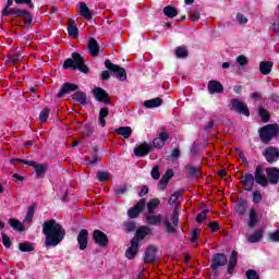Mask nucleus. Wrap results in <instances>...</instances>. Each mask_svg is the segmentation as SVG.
Masks as SVG:
<instances>
[{"instance_id":"f257e3e1","label":"nucleus","mask_w":279,"mask_h":279,"mask_svg":"<svg viewBox=\"0 0 279 279\" xmlns=\"http://www.w3.org/2000/svg\"><path fill=\"white\" fill-rule=\"evenodd\" d=\"M43 233L46 236V247H57V245H60L64 241V236H66L64 227L54 219L48 220L43 225Z\"/></svg>"},{"instance_id":"13d9d810","label":"nucleus","mask_w":279,"mask_h":279,"mask_svg":"<svg viewBox=\"0 0 279 279\" xmlns=\"http://www.w3.org/2000/svg\"><path fill=\"white\" fill-rule=\"evenodd\" d=\"M246 278L247 279H258V272L255 270H247Z\"/></svg>"},{"instance_id":"338daca9","label":"nucleus","mask_w":279,"mask_h":279,"mask_svg":"<svg viewBox=\"0 0 279 279\" xmlns=\"http://www.w3.org/2000/svg\"><path fill=\"white\" fill-rule=\"evenodd\" d=\"M274 32H279V22H275L271 27H270Z\"/></svg>"},{"instance_id":"f3484780","label":"nucleus","mask_w":279,"mask_h":279,"mask_svg":"<svg viewBox=\"0 0 279 279\" xmlns=\"http://www.w3.org/2000/svg\"><path fill=\"white\" fill-rule=\"evenodd\" d=\"M266 173L270 184H278L279 181V170L278 168H267Z\"/></svg>"},{"instance_id":"864d4df0","label":"nucleus","mask_w":279,"mask_h":279,"mask_svg":"<svg viewBox=\"0 0 279 279\" xmlns=\"http://www.w3.org/2000/svg\"><path fill=\"white\" fill-rule=\"evenodd\" d=\"M97 178L99 182H106L110 178V174L108 172H97Z\"/></svg>"},{"instance_id":"6e6552de","label":"nucleus","mask_w":279,"mask_h":279,"mask_svg":"<svg viewBox=\"0 0 279 279\" xmlns=\"http://www.w3.org/2000/svg\"><path fill=\"white\" fill-rule=\"evenodd\" d=\"M94 241L99 245V247H106L108 245V235L102 231L95 230L94 231Z\"/></svg>"},{"instance_id":"ddd939ff","label":"nucleus","mask_w":279,"mask_h":279,"mask_svg":"<svg viewBox=\"0 0 279 279\" xmlns=\"http://www.w3.org/2000/svg\"><path fill=\"white\" fill-rule=\"evenodd\" d=\"M264 156H265L267 162H276V160H278V158H279L278 148L268 147L265 150Z\"/></svg>"},{"instance_id":"4468645a","label":"nucleus","mask_w":279,"mask_h":279,"mask_svg":"<svg viewBox=\"0 0 279 279\" xmlns=\"http://www.w3.org/2000/svg\"><path fill=\"white\" fill-rule=\"evenodd\" d=\"M149 151H151V144H147V143H143L137 147H135L134 149L135 156H138V157L147 156Z\"/></svg>"},{"instance_id":"20e7f679","label":"nucleus","mask_w":279,"mask_h":279,"mask_svg":"<svg viewBox=\"0 0 279 279\" xmlns=\"http://www.w3.org/2000/svg\"><path fill=\"white\" fill-rule=\"evenodd\" d=\"M180 202H182V194H180V192L172 194L168 201V204H174V210L171 218V221L174 226H178L180 221V219L178 218V216L180 215Z\"/></svg>"},{"instance_id":"7ed1b4c3","label":"nucleus","mask_w":279,"mask_h":279,"mask_svg":"<svg viewBox=\"0 0 279 279\" xmlns=\"http://www.w3.org/2000/svg\"><path fill=\"white\" fill-rule=\"evenodd\" d=\"M278 124H268L259 130V136L263 143H269V141H271V138H275V136H278Z\"/></svg>"},{"instance_id":"3c124183","label":"nucleus","mask_w":279,"mask_h":279,"mask_svg":"<svg viewBox=\"0 0 279 279\" xmlns=\"http://www.w3.org/2000/svg\"><path fill=\"white\" fill-rule=\"evenodd\" d=\"M100 160L101 158H99V156H94L93 158L87 160V165L88 167H95V165H99Z\"/></svg>"},{"instance_id":"79ce46f5","label":"nucleus","mask_w":279,"mask_h":279,"mask_svg":"<svg viewBox=\"0 0 279 279\" xmlns=\"http://www.w3.org/2000/svg\"><path fill=\"white\" fill-rule=\"evenodd\" d=\"M19 250L21 252H34V245H32L31 243H20Z\"/></svg>"},{"instance_id":"0eeeda50","label":"nucleus","mask_w":279,"mask_h":279,"mask_svg":"<svg viewBox=\"0 0 279 279\" xmlns=\"http://www.w3.org/2000/svg\"><path fill=\"white\" fill-rule=\"evenodd\" d=\"M255 182L260 186H267V184H269V181H267V177L265 175V171L262 166L256 167Z\"/></svg>"},{"instance_id":"8fccbe9b","label":"nucleus","mask_w":279,"mask_h":279,"mask_svg":"<svg viewBox=\"0 0 279 279\" xmlns=\"http://www.w3.org/2000/svg\"><path fill=\"white\" fill-rule=\"evenodd\" d=\"M11 162H23V165H27L28 167H36V162L35 161H29V160H25V159H12Z\"/></svg>"},{"instance_id":"a19ab883","label":"nucleus","mask_w":279,"mask_h":279,"mask_svg":"<svg viewBox=\"0 0 279 279\" xmlns=\"http://www.w3.org/2000/svg\"><path fill=\"white\" fill-rule=\"evenodd\" d=\"M177 58H186L189 56V52L186 51V48L184 47H178L174 51Z\"/></svg>"},{"instance_id":"2eb2a0df","label":"nucleus","mask_w":279,"mask_h":279,"mask_svg":"<svg viewBox=\"0 0 279 279\" xmlns=\"http://www.w3.org/2000/svg\"><path fill=\"white\" fill-rule=\"evenodd\" d=\"M93 94L97 101H101L102 104H108V93L104 90L101 87H95Z\"/></svg>"},{"instance_id":"de8ad7c7","label":"nucleus","mask_w":279,"mask_h":279,"mask_svg":"<svg viewBox=\"0 0 279 279\" xmlns=\"http://www.w3.org/2000/svg\"><path fill=\"white\" fill-rule=\"evenodd\" d=\"M259 116L262 117V121H264L265 123L269 121V112L264 108H259Z\"/></svg>"},{"instance_id":"bf43d9fd","label":"nucleus","mask_w":279,"mask_h":279,"mask_svg":"<svg viewBox=\"0 0 279 279\" xmlns=\"http://www.w3.org/2000/svg\"><path fill=\"white\" fill-rule=\"evenodd\" d=\"M2 243L4 247H10L12 245L10 238L5 233H2Z\"/></svg>"},{"instance_id":"7c9ffc66","label":"nucleus","mask_w":279,"mask_h":279,"mask_svg":"<svg viewBox=\"0 0 279 279\" xmlns=\"http://www.w3.org/2000/svg\"><path fill=\"white\" fill-rule=\"evenodd\" d=\"M236 256H239V254L235 251H233L231 253V257L229 260L228 274H234V267H236V263H238Z\"/></svg>"},{"instance_id":"c85d7f7f","label":"nucleus","mask_w":279,"mask_h":279,"mask_svg":"<svg viewBox=\"0 0 279 279\" xmlns=\"http://www.w3.org/2000/svg\"><path fill=\"white\" fill-rule=\"evenodd\" d=\"M158 206H160V199L153 198V199L148 201V203H147L148 215H154V213L156 211V208H158Z\"/></svg>"},{"instance_id":"0e129e2a","label":"nucleus","mask_w":279,"mask_h":279,"mask_svg":"<svg viewBox=\"0 0 279 279\" xmlns=\"http://www.w3.org/2000/svg\"><path fill=\"white\" fill-rule=\"evenodd\" d=\"M209 227L211 228L213 232H217L219 230V223L217 221L210 222Z\"/></svg>"},{"instance_id":"6ab92c4d","label":"nucleus","mask_w":279,"mask_h":279,"mask_svg":"<svg viewBox=\"0 0 279 279\" xmlns=\"http://www.w3.org/2000/svg\"><path fill=\"white\" fill-rule=\"evenodd\" d=\"M228 263V258L223 254H216L214 256V263L211 265L213 269H218L219 267H223Z\"/></svg>"},{"instance_id":"2f4dec72","label":"nucleus","mask_w":279,"mask_h":279,"mask_svg":"<svg viewBox=\"0 0 279 279\" xmlns=\"http://www.w3.org/2000/svg\"><path fill=\"white\" fill-rule=\"evenodd\" d=\"M145 108H160L162 106V99L160 98H153L149 100L144 101Z\"/></svg>"},{"instance_id":"a878e982","label":"nucleus","mask_w":279,"mask_h":279,"mask_svg":"<svg viewBox=\"0 0 279 279\" xmlns=\"http://www.w3.org/2000/svg\"><path fill=\"white\" fill-rule=\"evenodd\" d=\"M73 90H77V85L73 83H65L63 87L60 89L58 97H64L66 93H71Z\"/></svg>"},{"instance_id":"a211bd4d","label":"nucleus","mask_w":279,"mask_h":279,"mask_svg":"<svg viewBox=\"0 0 279 279\" xmlns=\"http://www.w3.org/2000/svg\"><path fill=\"white\" fill-rule=\"evenodd\" d=\"M208 92L210 95L223 93V85H221L218 81H209Z\"/></svg>"},{"instance_id":"dca6fc26","label":"nucleus","mask_w":279,"mask_h":279,"mask_svg":"<svg viewBox=\"0 0 279 279\" xmlns=\"http://www.w3.org/2000/svg\"><path fill=\"white\" fill-rule=\"evenodd\" d=\"M260 221L258 218V211L256 208H251L248 211V228H256V225Z\"/></svg>"},{"instance_id":"4c0bfd02","label":"nucleus","mask_w":279,"mask_h":279,"mask_svg":"<svg viewBox=\"0 0 279 279\" xmlns=\"http://www.w3.org/2000/svg\"><path fill=\"white\" fill-rule=\"evenodd\" d=\"M72 99L78 104H86V94L84 92H76L73 94Z\"/></svg>"},{"instance_id":"58836bf2","label":"nucleus","mask_w":279,"mask_h":279,"mask_svg":"<svg viewBox=\"0 0 279 279\" xmlns=\"http://www.w3.org/2000/svg\"><path fill=\"white\" fill-rule=\"evenodd\" d=\"M106 117H108V108L100 109L99 113V125L106 128Z\"/></svg>"},{"instance_id":"5701e85b","label":"nucleus","mask_w":279,"mask_h":279,"mask_svg":"<svg viewBox=\"0 0 279 279\" xmlns=\"http://www.w3.org/2000/svg\"><path fill=\"white\" fill-rule=\"evenodd\" d=\"M78 12L80 15L83 16V19H86L87 21H90V19H93V13L90 12L88 5H86V2H81Z\"/></svg>"},{"instance_id":"1a4fd4ad","label":"nucleus","mask_w":279,"mask_h":279,"mask_svg":"<svg viewBox=\"0 0 279 279\" xmlns=\"http://www.w3.org/2000/svg\"><path fill=\"white\" fill-rule=\"evenodd\" d=\"M143 208H145V199H141L133 208L129 209L128 215L130 219H136L143 211Z\"/></svg>"},{"instance_id":"37998d69","label":"nucleus","mask_w":279,"mask_h":279,"mask_svg":"<svg viewBox=\"0 0 279 279\" xmlns=\"http://www.w3.org/2000/svg\"><path fill=\"white\" fill-rule=\"evenodd\" d=\"M235 21L239 23V25H246L248 22L247 16H245L243 13H236Z\"/></svg>"},{"instance_id":"052dcab7","label":"nucleus","mask_w":279,"mask_h":279,"mask_svg":"<svg viewBox=\"0 0 279 279\" xmlns=\"http://www.w3.org/2000/svg\"><path fill=\"white\" fill-rule=\"evenodd\" d=\"M207 217L206 210L202 211L201 214L197 215L196 221L197 223H202Z\"/></svg>"},{"instance_id":"4d7b16f0","label":"nucleus","mask_w":279,"mask_h":279,"mask_svg":"<svg viewBox=\"0 0 279 279\" xmlns=\"http://www.w3.org/2000/svg\"><path fill=\"white\" fill-rule=\"evenodd\" d=\"M190 19H191V21H193V22L195 23V22L199 21L201 14L198 13L197 10H194V11L191 13Z\"/></svg>"},{"instance_id":"9d476101","label":"nucleus","mask_w":279,"mask_h":279,"mask_svg":"<svg viewBox=\"0 0 279 279\" xmlns=\"http://www.w3.org/2000/svg\"><path fill=\"white\" fill-rule=\"evenodd\" d=\"M77 243L80 250L84 251L88 247V231L86 229H83L80 231L77 235Z\"/></svg>"},{"instance_id":"c756f323","label":"nucleus","mask_w":279,"mask_h":279,"mask_svg":"<svg viewBox=\"0 0 279 279\" xmlns=\"http://www.w3.org/2000/svg\"><path fill=\"white\" fill-rule=\"evenodd\" d=\"M34 169L37 178H45V173H47L48 166L47 163H36Z\"/></svg>"},{"instance_id":"412c9836","label":"nucleus","mask_w":279,"mask_h":279,"mask_svg":"<svg viewBox=\"0 0 279 279\" xmlns=\"http://www.w3.org/2000/svg\"><path fill=\"white\" fill-rule=\"evenodd\" d=\"M244 191H252L254 187V175L253 174H245L241 180Z\"/></svg>"},{"instance_id":"39448f33","label":"nucleus","mask_w":279,"mask_h":279,"mask_svg":"<svg viewBox=\"0 0 279 279\" xmlns=\"http://www.w3.org/2000/svg\"><path fill=\"white\" fill-rule=\"evenodd\" d=\"M106 69H109L111 73H113V77H117L120 82H125L128 80V72H125V69L113 64L109 60L105 61Z\"/></svg>"},{"instance_id":"603ef678","label":"nucleus","mask_w":279,"mask_h":279,"mask_svg":"<svg viewBox=\"0 0 279 279\" xmlns=\"http://www.w3.org/2000/svg\"><path fill=\"white\" fill-rule=\"evenodd\" d=\"M236 62L240 66H247V57L241 54L236 58Z\"/></svg>"},{"instance_id":"49530a36","label":"nucleus","mask_w":279,"mask_h":279,"mask_svg":"<svg viewBox=\"0 0 279 279\" xmlns=\"http://www.w3.org/2000/svg\"><path fill=\"white\" fill-rule=\"evenodd\" d=\"M49 119V108H45L39 114V121L45 123Z\"/></svg>"},{"instance_id":"423d86ee","label":"nucleus","mask_w":279,"mask_h":279,"mask_svg":"<svg viewBox=\"0 0 279 279\" xmlns=\"http://www.w3.org/2000/svg\"><path fill=\"white\" fill-rule=\"evenodd\" d=\"M231 110L239 112L240 114H244V117H250V109H247V105L243 104L239 99H234L231 102Z\"/></svg>"},{"instance_id":"e433bc0d","label":"nucleus","mask_w":279,"mask_h":279,"mask_svg":"<svg viewBox=\"0 0 279 279\" xmlns=\"http://www.w3.org/2000/svg\"><path fill=\"white\" fill-rule=\"evenodd\" d=\"M163 14L169 19H175V16H178V10L171 5H168L163 9Z\"/></svg>"},{"instance_id":"6e6d98bb","label":"nucleus","mask_w":279,"mask_h":279,"mask_svg":"<svg viewBox=\"0 0 279 279\" xmlns=\"http://www.w3.org/2000/svg\"><path fill=\"white\" fill-rule=\"evenodd\" d=\"M270 241H274L275 243H279V229L272 233L269 234Z\"/></svg>"},{"instance_id":"c03bdc74","label":"nucleus","mask_w":279,"mask_h":279,"mask_svg":"<svg viewBox=\"0 0 279 279\" xmlns=\"http://www.w3.org/2000/svg\"><path fill=\"white\" fill-rule=\"evenodd\" d=\"M202 234V232L199 231V229H194L192 231V238H191V242L195 243L194 247H197V239H199V235Z\"/></svg>"},{"instance_id":"72a5a7b5","label":"nucleus","mask_w":279,"mask_h":279,"mask_svg":"<svg viewBox=\"0 0 279 279\" xmlns=\"http://www.w3.org/2000/svg\"><path fill=\"white\" fill-rule=\"evenodd\" d=\"M9 223L11 228H13V230H16L17 232H23V230H25L23 222L19 221L17 219L11 218L9 220Z\"/></svg>"},{"instance_id":"69168bd1","label":"nucleus","mask_w":279,"mask_h":279,"mask_svg":"<svg viewBox=\"0 0 279 279\" xmlns=\"http://www.w3.org/2000/svg\"><path fill=\"white\" fill-rule=\"evenodd\" d=\"M173 175V170H168L163 178H166L168 181L171 180V177Z\"/></svg>"},{"instance_id":"9b49d317","label":"nucleus","mask_w":279,"mask_h":279,"mask_svg":"<svg viewBox=\"0 0 279 279\" xmlns=\"http://www.w3.org/2000/svg\"><path fill=\"white\" fill-rule=\"evenodd\" d=\"M167 141H169V133L161 132L158 137L154 138L153 145L156 149H162Z\"/></svg>"},{"instance_id":"5fc2aeb1","label":"nucleus","mask_w":279,"mask_h":279,"mask_svg":"<svg viewBox=\"0 0 279 279\" xmlns=\"http://www.w3.org/2000/svg\"><path fill=\"white\" fill-rule=\"evenodd\" d=\"M160 167L155 166L150 172L151 178H154V180H158L160 178V171H159Z\"/></svg>"},{"instance_id":"09e8293b","label":"nucleus","mask_w":279,"mask_h":279,"mask_svg":"<svg viewBox=\"0 0 279 279\" xmlns=\"http://www.w3.org/2000/svg\"><path fill=\"white\" fill-rule=\"evenodd\" d=\"M260 202H263V194H260V192H258V191H255L253 193V203L260 204Z\"/></svg>"},{"instance_id":"c9c22d12","label":"nucleus","mask_w":279,"mask_h":279,"mask_svg":"<svg viewBox=\"0 0 279 279\" xmlns=\"http://www.w3.org/2000/svg\"><path fill=\"white\" fill-rule=\"evenodd\" d=\"M17 16H20L21 19H24L25 25H29V23H32V14H29V12H27L26 10L20 9L17 11Z\"/></svg>"},{"instance_id":"bb28decb","label":"nucleus","mask_w":279,"mask_h":279,"mask_svg":"<svg viewBox=\"0 0 279 279\" xmlns=\"http://www.w3.org/2000/svg\"><path fill=\"white\" fill-rule=\"evenodd\" d=\"M149 232H151L149 227H141L136 231V236L134 239H137V243H140L141 241H143V239H145L147 236V234H149Z\"/></svg>"},{"instance_id":"cd10ccee","label":"nucleus","mask_w":279,"mask_h":279,"mask_svg":"<svg viewBox=\"0 0 279 279\" xmlns=\"http://www.w3.org/2000/svg\"><path fill=\"white\" fill-rule=\"evenodd\" d=\"M88 49L92 56H99V44H97V40H95V38L89 39Z\"/></svg>"},{"instance_id":"ea45409f","label":"nucleus","mask_w":279,"mask_h":279,"mask_svg":"<svg viewBox=\"0 0 279 279\" xmlns=\"http://www.w3.org/2000/svg\"><path fill=\"white\" fill-rule=\"evenodd\" d=\"M34 213H36V207L35 206L28 207L26 217L24 219V223H32V220L34 219Z\"/></svg>"},{"instance_id":"680f3d73","label":"nucleus","mask_w":279,"mask_h":279,"mask_svg":"<svg viewBox=\"0 0 279 279\" xmlns=\"http://www.w3.org/2000/svg\"><path fill=\"white\" fill-rule=\"evenodd\" d=\"M169 183V179L162 177L161 180L159 181V189H165L167 184Z\"/></svg>"},{"instance_id":"aec40b11","label":"nucleus","mask_w":279,"mask_h":279,"mask_svg":"<svg viewBox=\"0 0 279 279\" xmlns=\"http://www.w3.org/2000/svg\"><path fill=\"white\" fill-rule=\"evenodd\" d=\"M146 223H148V226H160V223H162V216L161 215L147 214Z\"/></svg>"},{"instance_id":"b1692460","label":"nucleus","mask_w":279,"mask_h":279,"mask_svg":"<svg viewBox=\"0 0 279 279\" xmlns=\"http://www.w3.org/2000/svg\"><path fill=\"white\" fill-rule=\"evenodd\" d=\"M274 69V62L271 61H262L259 63V71L263 75H269Z\"/></svg>"},{"instance_id":"774afa93","label":"nucleus","mask_w":279,"mask_h":279,"mask_svg":"<svg viewBox=\"0 0 279 279\" xmlns=\"http://www.w3.org/2000/svg\"><path fill=\"white\" fill-rule=\"evenodd\" d=\"M13 179L15 180V182H23V177L19 175V174H13Z\"/></svg>"},{"instance_id":"a18cd8bd","label":"nucleus","mask_w":279,"mask_h":279,"mask_svg":"<svg viewBox=\"0 0 279 279\" xmlns=\"http://www.w3.org/2000/svg\"><path fill=\"white\" fill-rule=\"evenodd\" d=\"M163 223L166 226L167 232H169L170 234H173L175 232V228H173L171 221H169V217L165 218Z\"/></svg>"},{"instance_id":"393cba45","label":"nucleus","mask_w":279,"mask_h":279,"mask_svg":"<svg viewBox=\"0 0 279 279\" xmlns=\"http://www.w3.org/2000/svg\"><path fill=\"white\" fill-rule=\"evenodd\" d=\"M145 263H154L156 260V246L150 245L145 253Z\"/></svg>"},{"instance_id":"f8f14e48","label":"nucleus","mask_w":279,"mask_h":279,"mask_svg":"<svg viewBox=\"0 0 279 279\" xmlns=\"http://www.w3.org/2000/svg\"><path fill=\"white\" fill-rule=\"evenodd\" d=\"M138 254V238H133L131 241V247L125 252L126 258H134Z\"/></svg>"},{"instance_id":"f03ea898","label":"nucleus","mask_w":279,"mask_h":279,"mask_svg":"<svg viewBox=\"0 0 279 279\" xmlns=\"http://www.w3.org/2000/svg\"><path fill=\"white\" fill-rule=\"evenodd\" d=\"M63 69H73V71L77 70L81 73H88V66L84 64V57H81L77 52H73L72 58L64 61Z\"/></svg>"},{"instance_id":"e2e57ef3","label":"nucleus","mask_w":279,"mask_h":279,"mask_svg":"<svg viewBox=\"0 0 279 279\" xmlns=\"http://www.w3.org/2000/svg\"><path fill=\"white\" fill-rule=\"evenodd\" d=\"M15 3H25L26 5H29V8H34V3L32 2V0H15Z\"/></svg>"},{"instance_id":"4be33fe9","label":"nucleus","mask_w":279,"mask_h":279,"mask_svg":"<svg viewBox=\"0 0 279 279\" xmlns=\"http://www.w3.org/2000/svg\"><path fill=\"white\" fill-rule=\"evenodd\" d=\"M68 34H69V36H71V38H77L80 31L77 29L75 20L68 21Z\"/></svg>"},{"instance_id":"473e14b6","label":"nucleus","mask_w":279,"mask_h":279,"mask_svg":"<svg viewBox=\"0 0 279 279\" xmlns=\"http://www.w3.org/2000/svg\"><path fill=\"white\" fill-rule=\"evenodd\" d=\"M116 134L123 136V138H130L132 136V128L130 126H121L116 130Z\"/></svg>"},{"instance_id":"f704fd0d","label":"nucleus","mask_w":279,"mask_h":279,"mask_svg":"<svg viewBox=\"0 0 279 279\" xmlns=\"http://www.w3.org/2000/svg\"><path fill=\"white\" fill-rule=\"evenodd\" d=\"M265 231L263 229L257 230L255 233L248 236V242L250 243H258L260 239H263V233Z\"/></svg>"}]
</instances>
